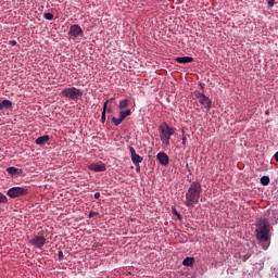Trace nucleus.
Here are the masks:
<instances>
[{"label": "nucleus", "instance_id": "obj_1", "mask_svg": "<svg viewBox=\"0 0 278 278\" xmlns=\"http://www.w3.org/2000/svg\"><path fill=\"white\" fill-rule=\"evenodd\" d=\"M268 227H270L268 219L261 218L256 222V238L262 243L264 251L270 247V229Z\"/></svg>", "mask_w": 278, "mask_h": 278}, {"label": "nucleus", "instance_id": "obj_2", "mask_svg": "<svg viewBox=\"0 0 278 278\" xmlns=\"http://www.w3.org/2000/svg\"><path fill=\"white\" fill-rule=\"evenodd\" d=\"M203 191L202 187H201V182L199 181H193L187 193H186V202L185 205L187 207H189L190 210H192V207H194V205H197L199 203V200L201 199V192Z\"/></svg>", "mask_w": 278, "mask_h": 278}, {"label": "nucleus", "instance_id": "obj_3", "mask_svg": "<svg viewBox=\"0 0 278 278\" xmlns=\"http://www.w3.org/2000/svg\"><path fill=\"white\" fill-rule=\"evenodd\" d=\"M176 129L166 123L159 126L160 140L163 147H170V136H175Z\"/></svg>", "mask_w": 278, "mask_h": 278}, {"label": "nucleus", "instance_id": "obj_4", "mask_svg": "<svg viewBox=\"0 0 278 278\" xmlns=\"http://www.w3.org/2000/svg\"><path fill=\"white\" fill-rule=\"evenodd\" d=\"M61 96L65 97V99H70L71 101H79L81 97H84V91L81 89H77L76 87L65 88L61 91Z\"/></svg>", "mask_w": 278, "mask_h": 278}, {"label": "nucleus", "instance_id": "obj_5", "mask_svg": "<svg viewBox=\"0 0 278 278\" xmlns=\"http://www.w3.org/2000/svg\"><path fill=\"white\" fill-rule=\"evenodd\" d=\"M10 199H18V197H25L29 194V189L27 187H12L7 191Z\"/></svg>", "mask_w": 278, "mask_h": 278}, {"label": "nucleus", "instance_id": "obj_6", "mask_svg": "<svg viewBox=\"0 0 278 278\" xmlns=\"http://www.w3.org/2000/svg\"><path fill=\"white\" fill-rule=\"evenodd\" d=\"M30 244L36 247V249H42L47 244V238L42 232H38L31 240Z\"/></svg>", "mask_w": 278, "mask_h": 278}, {"label": "nucleus", "instance_id": "obj_7", "mask_svg": "<svg viewBox=\"0 0 278 278\" xmlns=\"http://www.w3.org/2000/svg\"><path fill=\"white\" fill-rule=\"evenodd\" d=\"M195 97L199 103L202 104L203 108H205L206 112H210V110H212V100H210V98L201 92L195 93Z\"/></svg>", "mask_w": 278, "mask_h": 278}, {"label": "nucleus", "instance_id": "obj_8", "mask_svg": "<svg viewBox=\"0 0 278 278\" xmlns=\"http://www.w3.org/2000/svg\"><path fill=\"white\" fill-rule=\"evenodd\" d=\"M68 36H72V38H78V36H84V30L79 25L74 24L70 27Z\"/></svg>", "mask_w": 278, "mask_h": 278}, {"label": "nucleus", "instance_id": "obj_9", "mask_svg": "<svg viewBox=\"0 0 278 278\" xmlns=\"http://www.w3.org/2000/svg\"><path fill=\"white\" fill-rule=\"evenodd\" d=\"M128 150L130 151V157H131L132 164H141L143 159L138 153H136V149H134V147L129 146Z\"/></svg>", "mask_w": 278, "mask_h": 278}, {"label": "nucleus", "instance_id": "obj_10", "mask_svg": "<svg viewBox=\"0 0 278 278\" xmlns=\"http://www.w3.org/2000/svg\"><path fill=\"white\" fill-rule=\"evenodd\" d=\"M156 160L160 162L161 166H168V163L170 162L168 154H166L165 152H159L156 155Z\"/></svg>", "mask_w": 278, "mask_h": 278}, {"label": "nucleus", "instance_id": "obj_11", "mask_svg": "<svg viewBox=\"0 0 278 278\" xmlns=\"http://www.w3.org/2000/svg\"><path fill=\"white\" fill-rule=\"evenodd\" d=\"M89 169L93 170L94 173H105V170H108V168L105 167V164H97V163H92L91 165H89Z\"/></svg>", "mask_w": 278, "mask_h": 278}, {"label": "nucleus", "instance_id": "obj_12", "mask_svg": "<svg viewBox=\"0 0 278 278\" xmlns=\"http://www.w3.org/2000/svg\"><path fill=\"white\" fill-rule=\"evenodd\" d=\"M7 173L12 175V177H21L23 175V169L17 167H8Z\"/></svg>", "mask_w": 278, "mask_h": 278}, {"label": "nucleus", "instance_id": "obj_13", "mask_svg": "<svg viewBox=\"0 0 278 278\" xmlns=\"http://www.w3.org/2000/svg\"><path fill=\"white\" fill-rule=\"evenodd\" d=\"M0 110H9V112H12V110H14V104L10 100L0 101Z\"/></svg>", "mask_w": 278, "mask_h": 278}, {"label": "nucleus", "instance_id": "obj_14", "mask_svg": "<svg viewBox=\"0 0 278 278\" xmlns=\"http://www.w3.org/2000/svg\"><path fill=\"white\" fill-rule=\"evenodd\" d=\"M49 140H51V137L49 135H43L41 137H38L35 140V143L38 144V147H45V144L49 142Z\"/></svg>", "mask_w": 278, "mask_h": 278}, {"label": "nucleus", "instance_id": "obj_15", "mask_svg": "<svg viewBox=\"0 0 278 278\" xmlns=\"http://www.w3.org/2000/svg\"><path fill=\"white\" fill-rule=\"evenodd\" d=\"M175 60L178 64H190L191 62H194L192 56H178Z\"/></svg>", "mask_w": 278, "mask_h": 278}, {"label": "nucleus", "instance_id": "obj_16", "mask_svg": "<svg viewBox=\"0 0 278 278\" xmlns=\"http://www.w3.org/2000/svg\"><path fill=\"white\" fill-rule=\"evenodd\" d=\"M192 264H194V257L187 256L182 261V266H192Z\"/></svg>", "mask_w": 278, "mask_h": 278}, {"label": "nucleus", "instance_id": "obj_17", "mask_svg": "<svg viewBox=\"0 0 278 278\" xmlns=\"http://www.w3.org/2000/svg\"><path fill=\"white\" fill-rule=\"evenodd\" d=\"M118 108H119V110H125L126 108H129V100L124 99V100L119 101Z\"/></svg>", "mask_w": 278, "mask_h": 278}, {"label": "nucleus", "instance_id": "obj_18", "mask_svg": "<svg viewBox=\"0 0 278 278\" xmlns=\"http://www.w3.org/2000/svg\"><path fill=\"white\" fill-rule=\"evenodd\" d=\"M127 116H131V110H126V111H121L119 112V117L122 121H124Z\"/></svg>", "mask_w": 278, "mask_h": 278}, {"label": "nucleus", "instance_id": "obj_19", "mask_svg": "<svg viewBox=\"0 0 278 278\" xmlns=\"http://www.w3.org/2000/svg\"><path fill=\"white\" fill-rule=\"evenodd\" d=\"M261 184L262 186H268V184H270V177L268 176L261 177Z\"/></svg>", "mask_w": 278, "mask_h": 278}, {"label": "nucleus", "instance_id": "obj_20", "mask_svg": "<svg viewBox=\"0 0 278 278\" xmlns=\"http://www.w3.org/2000/svg\"><path fill=\"white\" fill-rule=\"evenodd\" d=\"M111 121H112L113 125H115V127H118V125H121V123H123V118L122 117H118V118L112 117Z\"/></svg>", "mask_w": 278, "mask_h": 278}, {"label": "nucleus", "instance_id": "obj_21", "mask_svg": "<svg viewBox=\"0 0 278 278\" xmlns=\"http://www.w3.org/2000/svg\"><path fill=\"white\" fill-rule=\"evenodd\" d=\"M110 103V100H106L105 102H104V104H103V111L102 112H104V114H106V112H112V109H109L108 110V104Z\"/></svg>", "mask_w": 278, "mask_h": 278}, {"label": "nucleus", "instance_id": "obj_22", "mask_svg": "<svg viewBox=\"0 0 278 278\" xmlns=\"http://www.w3.org/2000/svg\"><path fill=\"white\" fill-rule=\"evenodd\" d=\"M172 212L174 216H177V218L179 220H181V214H179V212H177V208L175 206L172 207Z\"/></svg>", "mask_w": 278, "mask_h": 278}, {"label": "nucleus", "instance_id": "obj_23", "mask_svg": "<svg viewBox=\"0 0 278 278\" xmlns=\"http://www.w3.org/2000/svg\"><path fill=\"white\" fill-rule=\"evenodd\" d=\"M1 203H8V197H5V194L2 192H0V204Z\"/></svg>", "mask_w": 278, "mask_h": 278}, {"label": "nucleus", "instance_id": "obj_24", "mask_svg": "<svg viewBox=\"0 0 278 278\" xmlns=\"http://www.w3.org/2000/svg\"><path fill=\"white\" fill-rule=\"evenodd\" d=\"M43 18H46L47 21H53V13H45Z\"/></svg>", "mask_w": 278, "mask_h": 278}, {"label": "nucleus", "instance_id": "obj_25", "mask_svg": "<svg viewBox=\"0 0 278 278\" xmlns=\"http://www.w3.org/2000/svg\"><path fill=\"white\" fill-rule=\"evenodd\" d=\"M268 8H273L275 5V0H267Z\"/></svg>", "mask_w": 278, "mask_h": 278}, {"label": "nucleus", "instance_id": "obj_26", "mask_svg": "<svg viewBox=\"0 0 278 278\" xmlns=\"http://www.w3.org/2000/svg\"><path fill=\"white\" fill-rule=\"evenodd\" d=\"M59 260L62 262L64 260V253L62 251H59Z\"/></svg>", "mask_w": 278, "mask_h": 278}, {"label": "nucleus", "instance_id": "obj_27", "mask_svg": "<svg viewBox=\"0 0 278 278\" xmlns=\"http://www.w3.org/2000/svg\"><path fill=\"white\" fill-rule=\"evenodd\" d=\"M9 45H11V47H16V40H10Z\"/></svg>", "mask_w": 278, "mask_h": 278}, {"label": "nucleus", "instance_id": "obj_28", "mask_svg": "<svg viewBox=\"0 0 278 278\" xmlns=\"http://www.w3.org/2000/svg\"><path fill=\"white\" fill-rule=\"evenodd\" d=\"M101 123H105V112H102V115H101Z\"/></svg>", "mask_w": 278, "mask_h": 278}, {"label": "nucleus", "instance_id": "obj_29", "mask_svg": "<svg viewBox=\"0 0 278 278\" xmlns=\"http://www.w3.org/2000/svg\"><path fill=\"white\" fill-rule=\"evenodd\" d=\"M186 142H188V139L186 138V136L182 137V147H186Z\"/></svg>", "mask_w": 278, "mask_h": 278}, {"label": "nucleus", "instance_id": "obj_30", "mask_svg": "<svg viewBox=\"0 0 278 278\" xmlns=\"http://www.w3.org/2000/svg\"><path fill=\"white\" fill-rule=\"evenodd\" d=\"M94 199H96V200H99V199H101V193H99V192H96V193H94Z\"/></svg>", "mask_w": 278, "mask_h": 278}, {"label": "nucleus", "instance_id": "obj_31", "mask_svg": "<svg viewBox=\"0 0 278 278\" xmlns=\"http://www.w3.org/2000/svg\"><path fill=\"white\" fill-rule=\"evenodd\" d=\"M134 166H136L137 173H140V164H134Z\"/></svg>", "mask_w": 278, "mask_h": 278}, {"label": "nucleus", "instance_id": "obj_32", "mask_svg": "<svg viewBox=\"0 0 278 278\" xmlns=\"http://www.w3.org/2000/svg\"><path fill=\"white\" fill-rule=\"evenodd\" d=\"M274 157L278 162V152L275 153Z\"/></svg>", "mask_w": 278, "mask_h": 278}, {"label": "nucleus", "instance_id": "obj_33", "mask_svg": "<svg viewBox=\"0 0 278 278\" xmlns=\"http://www.w3.org/2000/svg\"><path fill=\"white\" fill-rule=\"evenodd\" d=\"M92 214H94L93 212H90L89 213V217L92 218Z\"/></svg>", "mask_w": 278, "mask_h": 278}, {"label": "nucleus", "instance_id": "obj_34", "mask_svg": "<svg viewBox=\"0 0 278 278\" xmlns=\"http://www.w3.org/2000/svg\"><path fill=\"white\" fill-rule=\"evenodd\" d=\"M204 85H201V88H203Z\"/></svg>", "mask_w": 278, "mask_h": 278}]
</instances>
